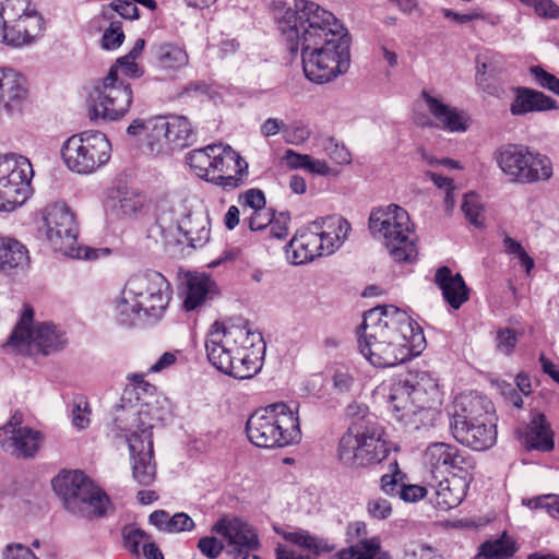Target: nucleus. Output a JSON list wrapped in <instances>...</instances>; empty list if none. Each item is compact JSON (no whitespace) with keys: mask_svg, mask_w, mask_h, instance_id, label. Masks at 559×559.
I'll list each match as a JSON object with an SVG mask.
<instances>
[{"mask_svg":"<svg viewBox=\"0 0 559 559\" xmlns=\"http://www.w3.org/2000/svg\"><path fill=\"white\" fill-rule=\"evenodd\" d=\"M299 404L277 402L257 409L247 420L249 440L260 448H284L301 440Z\"/></svg>","mask_w":559,"mask_h":559,"instance_id":"0eeeda50","label":"nucleus"},{"mask_svg":"<svg viewBox=\"0 0 559 559\" xmlns=\"http://www.w3.org/2000/svg\"><path fill=\"white\" fill-rule=\"evenodd\" d=\"M404 559H442L431 547L414 545L405 551Z\"/></svg>","mask_w":559,"mask_h":559,"instance_id":"774afa93","label":"nucleus"},{"mask_svg":"<svg viewBox=\"0 0 559 559\" xmlns=\"http://www.w3.org/2000/svg\"><path fill=\"white\" fill-rule=\"evenodd\" d=\"M294 7L282 8L276 13L278 31L292 53L322 44L325 39L346 36L342 23L318 3L295 0Z\"/></svg>","mask_w":559,"mask_h":559,"instance_id":"7ed1b4c3","label":"nucleus"},{"mask_svg":"<svg viewBox=\"0 0 559 559\" xmlns=\"http://www.w3.org/2000/svg\"><path fill=\"white\" fill-rule=\"evenodd\" d=\"M200 552L207 559H216L226 548L224 540H218L215 536L201 537L197 545Z\"/></svg>","mask_w":559,"mask_h":559,"instance_id":"13d9d810","label":"nucleus"},{"mask_svg":"<svg viewBox=\"0 0 559 559\" xmlns=\"http://www.w3.org/2000/svg\"><path fill=\"white\" fill-rule=\"evenodd\" d=\"M259 341V333L245 326H225L219 322L212 324L205 341L206 355L210 362L219 371L236 379H250L257 374L258 359L254 355L239 357L241 362L233 360L239 344L252 345Z\"/></svg>","mask_w":559,"mask_h":559,"instance_id":"423d86ee","label":"nucleus"},{"mask_svg":"<svg viewBox=\"0 0 559 559\" xmlns=\"http://www.w3.org/2000/svg\"><path fill=\"white\" fill-rule=\"evenodd\" d=\"M28 263V250L22 242L14 238L0 237V272L23 270Z\"/></svg>","mask_w":559,"mask_h":559,"instance_id":"72a5a7b5","label":"nucleus"},{"mask_svg":"<svg viewBox=\"0 0 559 559\" xmlns=\"http://www.w3.org/2000/svg\"><path fill=\"white\" fill-rule=\"evenodd\" d=\"M124 39L122 24L118 20H111L109 26L104 31L102 37V47L105 49H116L121 46Z\"/></svg>","mask_w":559,"mask_h":559,"instance_id":"5fc2aeb1","label":"nucleus"},{"mask_svg":"<svg viewBox=\"0 0 559 559\" xmlns=\"http://www.w3.org/2000/svg\"><path fill=\"white\" fill-rule=\"evenodd\" d=\"M213 174L211 182L225 190H233L245 182L248 163L229 145L216 144L212 148Z\"/></svg>","mask_w":559,"mask_h":559,"instance_id":"4be33fe9","label":"nucleus"},{"mask_svg":"<svg viewBox=\"0 0 559 559\" xmlns=\"http://www.w3.org/2000/svg\"><path fill=\"white\" fill-rule=\"evenodd\" d=\"M523 443L528 450H552V432L543 414H535L532 417L525 429Z\"/></svg>","mask_w":559,"mask_h":559,"instance_id":"f704fd0d","label":"nucleus"},{"mask_svg":"<svg viewBox=\"0 0 559 559\" xmlns=\"http://www.w3.org/2000/svg\"><path fill=\"white\" fill-rule=\"evenodd\" d=\"M239 202L243 206H248L253 211L262 210L265 207L264 193L259 189H249L239 197Z\"/></svg>","mask_w":559,"mask_h":559,"instance_id":"338daca9","label":"nucleus"},{"mask_svg":"<svg viewBox=\"0 0 559 559\" xmlns=\"http://www.w3.org/2000/svg\"><path fill=\"white\" fill-rule=\"evenodd\" d=\"M556 108V100L544 93L528 87H516L514 99L510 105V112L513 116H524L530 112L548 111Z\"/></svg>","mask_w":559,"mask_h":559,"instance_id":"7c9ffc66","label":"nucleus"},{"mask_svg":"<svg viewBox=\"0 0 559 559\" xmlns=\"http://www.w3.org/2000/svg\"><path fill=\"white\" fill-rule=\"evenodd\" d=\"M150 540L151 536L140 528H129L124 533V546L134 555H140V549H143L144 545Z\"/></svg>","mask_w":559,"mask_h":559,"instance_id":"6e6d98bb","label":"nucleus"},{"mask_svg":"<svg viewBox=\"0 0 559 559\" xmlns=\"http://www.w3.org/2000/svg\"><path fill=\"white\" fill-rule=\"evenodd\" d=\"M435 280L443 298L453 309H459L468 300V288L459 273L453 274L449 267L443 266L437 271Z\"/></svg>","mask_w":559,"mask_h":559,"instance_id":"2f4dec72","label":"nucleus"},{"mask_svg":"<svg viewBox=\"0 0 559 559\" xmlns=\"http://www.w3.org/2000/svg\"><path fill=\"white\" fill-rule=\"evenodd\" d=\"M368 514L377 520H384L392 513L391 503L383 498H373L367 504Z\"/></svg>","mask_w":559,"mask_h":559,"instance_id":"0e129e2a","label":"nucleus"},{"mask_svg":"<svg viewBox=\"0 0 559 559\" xmlns=\"http://www.w3.org/2000/svg\"><path fill=\"white\" fill-rule=\"evenodd\" d=\"M224 540L228 554L242 555L259 548L255 530L237 516H223L211 528Z\"/></svg>","mask_w":559,"mask_h":559,"instance_id":"393cba45","label":"nucleus"},{"mask_svg":"<svg viewBox=\"0 0 559 559\" xmlns=\"http://www.w3.org/2000/svg\"><path fill=\"white\" fill-rule=\"evenodd\" d=\"M336 557L337 559H391L388 551L382 549L378 536L350 545L348 548L338 551Z\"/></svg>","mask_w":559,"mask_h":559,"instance_id":"4c0bfd02","label":"nucleus"},{"mask_svg":"<svg viewBox=\"0 0 559 559\" xmlns=\"http://www.w3.org/2000/svg\"><path fill=\"white\" fill-rule=\"evenodd\" d=\"M520 336L521 333L509 328L497 330L495 336L496 350L501 355L511 356L515 350Z\"/></svg>","mask_w":559,"mask_h":559,"instance_id":"49530a36","label":"nucleus"},{"mask_svg":"<svg viewBox=\"0 0 559 559\" xmlns=\"http://www.w3.org/2000/svg\"><path fill=\"white\" fill-rule=\"evenodd\" d=\"M72 424L78 429H85L91 423V407L84 396H78L72 403Z\"/></svg>","mask_w":559,"mask_h":559,"instance_id":"8fccbe9b","label":"nucleus"},{"mask_svg":"<svg viewBox=\"0 0 559 559\" xmlns=\"http://www.w3.org/2000/svg\"><path fill=\"white\" fill-rule=\"evenodd\" d=\"M516 551L514 540L503 533L500 537L489 539L481 545L480 556L487 559H507Z\"/></svg>","mask_w":559,"mask_h":559,"instance_id":"ea45409f","label":"nucleus"},{"mask_svg":"<svg viewBox=\"0 0 559 559\" xmlns=\"http://www.w3.org/2000/svg\"><path fill=\"white\" fill-rule=\"evenodd\" d=\"M168 524V534L191 532L195 527L194 521L185 512L170 516Z\"/></svg>","mask_w":559,"mask_h":559,"instance_id":"680f3d73","label":"nucleus"},{"mask_svg":"<svg viewBox=\"0 0 559 559\" xmlns=\"http://www.w3.org/2000/svg\"><path fill=\"white\" fill-rule=\"evenodd\" d=\"M345 414L353 420L350 425H366L370 418H376L367 405L358 402L350 403L346 407Z\"/></svg>","mask_w":559,"mask_h":559,"instance_id":"052dcab7","label":"nucleus"},{"mask_svg":"<svg viewBox=\"0 0 559 559\" xmlns=\"http://www.w3.org/2000/svg\"><path fill=\"white\" fill-rule=\"evenodd\" d=\"M333 386L340 392H348L357 381V370L349 366H338L333 373Z\"/></svg>","mask_w":559,"mask_h":559,"instance_id":"09e8293b","label":"nucleus"},{"mask_svg":"<svg viewBox=\"0 0 559 559\" xmlns=\"http://www.w3.org/2000/svg\"><path fill=\"white\" fill-rule=\"evenodd\" d=\"M390 474L381 476L380 484L381 489L390 496H400L402 486L405 483V474L399 469L397 462L390 463Z\"/></svg>","mask_w":559,"mask_h":559,"instance_id":"c03bdc74","label":"nucleus"},{"mask_svg":"<svg viewBox=\"0 0 559 559\" xmlns=\"http://www.w3.org/2000/svg\"><path fill=\"white\" fill-rule=\"evenodd\" d=\"M286 255L293 264L297 265L325 255L322 242L317 236V227L309 224L297 233L286 246Z\"/></svg>","mask_w":559,"mask_h":559,"instance_id":"cd10ccee","label":"nucleus"},{"mask_svg":"<svg viewBox=\"0 0 559 559\" xmlns=\"http://www.w3.org/2000/svg\"><path fill=\"white\" fill-rule=\"evenodd\" d=\"M531 73L534 76V79L537 81V83L544 87L547 88L555 94L559 95V79L555 75L546 72L540 67H532Z\"/></svg>","mask_w":559,"mask_h":559,"instance_id":"e2e57ef3","label":"nucleus"},{"mask_svg":"<svg viewBox=\"0 0 559 559\" xmlns=\"http://www.w3.org/2000/svg\"><path fill=\"white\" fill-rule=\"evenodd\" d=\"M152 411L153 407L148 404H142L136 409L121 408L119 405L114 418L117 429L124 431L132 461V475L141 486H150L156 477V466L153 462Z\"/></svg>","mask_w":559,"mask_h":559,"instance_id":"39448f33","label":"nucleus"},{"mask_svg":"<svg viewBox=\"0 0 559 559\" xmlns=\"http://www.w3.org/2000/svg\"><path fill=\"white\" fill-rule=\"evenodd\" d=\"M23 416L15 412L9 421L0 427V447L16 457H32L40 442L39 432L23 427Z\"/></svg>","mask_w":559,"mask_h":559,"instance_id":"b1692460","label":"nucleus"},{"mask_svg":"<svg viewBox=\"0 0 559 559\" xmlns=\"http://www.w3.org/2000/svg\"><path fill=\"white\" fill-rule=\"evenodd\" d=\"M461 210L465 218L474 226L481 227L485 222L484 205L478 194L474 192L464 195Z\"/></svg>","mask_w":559,"mask_h":559,"instance_id":"79ce46f5","label":"nucleus"},{"mask_svg":"<svg viewBox=\"0 0 559 559\" xmlns=\"http://www.w3.org/2000/svg\"><path fill=\"white\" fill-rule=\"evenodd\" d=\"M39 233L45 236L50 246L62 254L94 260L97 251L78 243L79 226L74 213L62 202L47 205L41 211Z\"/></svg>","mask_w":559,"mask_h":559,"instance_id":"ddd939ff","label":"nucleus"},{"mask_svg":"<svg viewBox=\"0 0 559 559\" xmlns=\"http://www.w3.org/2000/svg\"><path fill=\"white\" fill-rule=\"evenodd\" d=\"M216 144L207 145L203 148L193 150L187 155V163L195 171V174L207 181H211L213 174L212 148Z\"/></svg>","mask_w":559,"mask_h":559,"instance_id":"58836bf2","label":"nucleus"},{"mask_svg":"<svg viewBox=\"0 0 559 559\" xmlns=\"http://www.w3.org/2000/svg\"><path fill=\"white\" fill-rule=\"evenodd\" d=\"M127 133L138 138L152 155L168 156L175 151L191 145L193 130L190 121L182 116L135 118Z\"/></svg>","mask_w":559,"mask_h":559,"instance_id":"9d476101","label":"nucleus"},{"mask_svg":"<svg viewBox=\"0 0 559 559\" xmlns=\"http://www.w3.org/2000/svg\"><path fill=\"white\" fill-rule=\"evenodd\" d=\"M252 345L249 344H239V347L237 349V352L235 353L233 360L235 362H241V360L239 359V357H243V355H254V353H257L258 350V354H257V359H258V368H257V373L260 371L261 367H262V356L264 354V349H265V345L263 343V338L261 336V334L259 333V341H252Z\"/></svg>","mask_w":559,"mask_h":559,"instance_id":"bf43d9fd","label":"nucleus"},{"mask_svg":"<svg viewBox=\"0 0 559 559\" xmlns=\"http://www.w3.org/2000/svg\"><path fill=\"white\" fill-rule=\"evenodd\" d=\"M501 171L516 183L546 181L552 176V163L544 154L521 144H504L493 154Z\"/></svg>","mask_w":559,"mask_h":559,"instance_id":"4468645a","label":"nucleus"},{"mask_svg":"<svg viewBox=\"0 0 559 559\" xmlns=\"http://www.w3.org/2000/svg\"><path fill=\"white\" fill-rule=\"evenodd\" d=\"M215 294L213 281L205 274H189L183 306L187 311L197 310Z\"/></svg>","mask_w":559,"mask_h":559,"instance_id":"473e14b6","label":"nucleus"},{"mask_svg":"<svg viewBox=\"0 0 559 559\" xmlns=\"http://www.w3.org/2000/svg\"><path fill=\"white\" fill-rule=\"evenodd\" d=\"M33 317V309L25 308L10 335L8 345L34 347L44 355L61 350L67 344L64 331L51 322L34 323Z\"/></svg>","mask_w":559,"mask_h":559,"instance_id":"aec40b11","label":"nucleus"},{"mask_svg":"<svg viewBox=\"0 0 559 559\" xmlns=\"http://www.w3.org/2000/svg\"><path fill=\"white\" fill-rule=\"evenodd\" d=\"M388 403L394 418L406 427L433 426L442 403L437 381L427 372H409L389 388Z\"/></svg>","mask_w":559,"mask_h":559,"instance_id":"f03ea898","label":"nucleus"},{"mask_svg":"<svg viewBox=\"0 0 559 559\" xmlns=\"http://www.w3.org/2000/svg\"><path fill=\"white\" fill-rule=\"evenodd\" d=\"M412 319L395 306H380L367 311L358 329L360 354L374 367L390 368L413 356L417 340Z\"/></svg>","mask_w":559,"mask_h":559,"instance_id":"f257e3e1","label":"nucleus"},{"mask_svg":"<svg viewBox=\"0 0 559 559\" xmlns=\"http://www.w3.org/2000/svg\"><path fill=\"white\" fill-rule=\"evenodd\" d=\"M111 143L100 131H84L67 139L61 156L67 167L76 174H93L111 157Z\"/></svg>","mask_w":559,"mask_h":559,"instance_id":"dca6fc26","label":"nucleus"},{"mask_svg":"<svg viewBox=\"0 0 559 559\" xmlns=\"http://www.w3.org/2000/svg\"><path fill=\"white\" fill-rule=\"evenodd\" d=\"M503 245H504V251L508 254L519 259L520 263L525 269L526 273L530 274V272L532 271V269L535 265V262H534L533 258H531L527 254V252L524 250L522 245L519 241H516L515 239L508 237V236L504 238Z\"/></svg>","mask_w":559,"mask_h":559,"instance_id":"864d4df0","label":"nucleus"},{"mask_svg":"<svg viewBox=\"0 0 559 559\" xmlns=\"http://www.w3.org/2000/svg\"><path fill=\"white\" fill-rule=\"evenodd\" d=\"M43 17L29 0H0V43L31 44L41 31Z\"/></svg>","mask_w":559,"mask_h":559,"instance_id":"a211bd4d","label":"nucleus"},{"mask_svg":"<svg viewBox=\"0 0 559 559\" xmlns=\"http://www.w3.org/2000/svg\"><path fill=\"white\" fill-rule=\"evenodd\" d=\"M175 228L185 236L193 248L202 247L210 238L209 219L201 210H197Z\"/></svg>","mask_w":559,"mask_h":559,"instance_id":"c9c22d12","label":"nucleus"},{"mask_svg":"<svg viewBox=\"0 0 559 559\" xmlns=\"http://www.w3.org/2000/svg\"><path fill=\"white\" fill-rule=\"evenodd\" d=\"M290 215L287 212H274L272 223L269 224L270 235L276 239H283L289 233Z\"/></svg>","mask_w":559,"mask_h":559,"instance_id":"4d7b16f0","label":"nucleus"},{"mask_svg":"<svg viewBox=\"0 0 559 559\" xmlns=\"http://www.w3.org/2000/svg\"><path fill=\"white\" fill-rule=\"evenodd\" d=\"M305 75L311 82L323 84L345 73L350 63L346 36L325 39L322 44L301 50Z\"/></svg>","mask_w":559,"mask_h":559,"instance_id":"2eb2a0df","label":"nucleus"},{"mask_svg":"<svg viewBox=\"0 0 559 559\" xmlns=\"http://www.w3.org/2000/svg\"><path fill=\"white\" fill-rule=\"evenodd\" d=\"M421 97L429 114L435 118L436 126L450 132H464L467 129L466 116L441 98L424 91Z\"/></svg>","mask_w":559,"mask_h":559,"instance_id":"c756f323","label":"nucleus"},{"mask_svg":"<svg viewBox=\"0 0 559 559\" xmlns=\"http://www.w3.org/2000/svg\"><path fill=\"white\" fill-rule=\"evenodd\" d=\"M199 200L189 190L166 193L156 202V222L163 230L171 231L198 209Z\"/></svg>","mask_w":559,"mask_h":559,"instance_id":"5701e85b","label":"nucleus"},{"mask_svg":"<svg viewBox=\"0 0 559 559\" xmlns=\"http://www.w3.org/2000/svg\"><path fill=\"white\" fill-rule=\"evenodd\" d=\"M322 152L336 165H348L352 162L349 151L333 138H324L321 140Z\"/></svg>","mask_w":559,"mask_h":559,"instance_id":"a18cd8bd","label":"nucleus"},{"mask_svg":"<svg viewBox=\"0 0 559 559\" xmlns=\"http://www.w3.org/2000/svg\"><path fill=\"white\" fill-rule=\"evenodd\" d=\"M28 98L24 76L9 67H0V114L14 117L22 114Z\"/></svg>","mask_w":559,"mask_h":559,"instance_id":"a878e982","label":"nucleus"},{"mask_svg":"<svg viewBox=\"0 0 559 559\" xmlns=\"http://www.w3.org/2000/svg\"><path fill=\"white\" fill-rule=\"evenodd\" d=\"M52 487L64 508L82 518L104 516L109 508L106 493L81 471H62L53 478Z\"/></svg>","mask_w":559,"mask_h":559,"instance_id":"f8f14e48","label":"nucleus"},{"mask_svg":"<svg viewBox=\"0 0 559 559\" xmlns=\"http://www.w3.org/2000/svg\"><path fill=\"white\" fill-rule=\"evenodd\" d=\"M384 428L376 418L366 425H349L338 440L336 457L349 468L379 464L390 453Z\"/></svg>","mask_w":559,"mask_h":559,"instance_id":"9b49d317","label":"nucleus"},{"mask_svg":"<svg viewBox=\"0 0 559 559\" xmlns=\"http://www.w3.org/2000/svg\"><path fill=\"white\" fill-rule=\"evenodd\" d=\"M474 474L451 475V477L437 479L428 484L433 491L435 502L442 510L457 507L466 496Z\"/></svg>","mask_w":559,"mask_h":559,"instance_id":"bb28decb","label":"nucleus"},{"mask_svg":"<svg viewBox=\"0 0 559 559\" xmlns=\"http://www.w3.org/2000/svg\"><path fill=\"white\" fill-rule=\"evenodd\" d=\"M492 405L481 396L455 397L450 413V428L456 441L476 451H484L496 443Z\"/></svg>","mask_w":559,"mask_h":559,"instance_id":"6e6552de","label":"nucleus"},{"mask_svg":"<svg viewBox=\"0 0 559 559\" xmlns=\"http://www.w3.org/2000/svg\"><path fill=\"white\" fill-rule=\"evenodd\" d=\"M171 295V286L162 273L148 270L133 274L116 305L118 320L124 325L142 318L156 322L164 317Z\"/></svg>","mask_w":559,"mask_h":559,"instance_id":"20e7f679","label":"nucleus"},{"mask_svg":"<svg viewBox=\"0 0 559 559\" xmlns=\"http://www.w3.org/2000/svg\"><path fill=\"white\" fill-rule=\"evenodd\" d=\"M368 227L382 241L395 262H414L417 259L414 225L402 206L389 204L373 209L369 215Z\"/></svg>","mask_w":559,"mask_h":559,"instance_id":"1a4fd4ad","label":"nucleus"},{"mask_svg":"<svg viewBox=\"0 0 559 559\" xmlns=\"http://www.w3.org/2000/svg\"><path fill=\"white\" fill-rule=\"evenodd\" d=\"M119 213L127 217L138 215L144 207V198L136 192H126L118 201Z\"/></svg>","mask_w":559,"mask_h":559,"instance_id":"3c124183","label":"nucleus"},{"mask_svg":"<svg viewBox=\"0 0 559 559\" xmlns=\"http://www.w3.org/2000/svg\"><path fill=\"white\" fill-rule=\"evenodd\" d=\"M118 13L121 17L128 20H135L139 17V10L134 1L116 0L102 9V16L104 20H112L114 14Z\"/></svg>","mask_w":559,"mask_h":559,"instance_id":"37998d69","label":"nucleus"},{"mask_svg":"<svg viewBox=\"0 0 559 559\" xmlns=\"http://www.w3.org/2000/svg\"><path fill=\"white\" fill-rule=\"evenodd\" d=\"M154 56L157 67L167 71H177L189 63L187 51L179 45L171 43L157 45L154 48Z\"/></svg>","mask_w":559,"mask_h":559,"instance_id":"e433bc0d","label":"nucleus"},{"mask_svg":"<svg viewBox=\"0 0 559 559\" xmlns=\"http://www.w3.org/2000/svg\"><path fill=\"white\" fill-rule=\"evenodd\" d=\"M424 463L436 478L445 472L451 475L474 474L476 461L473 455L447 442H432L424 451Z\"/></svg>","mask_w":559,"mask_h":559,"instance_id":"412c9836","label":"nucleus"},{"mask_svg":"<svg viewBox=\"0 0 559 559\" xmlns=\"http://www.w3.org/2000/svg\"><path fill=\"white\" fill-rule=\"evenodd\" d=\"M133 91L129 82L117 75V67L97 82L90 93V117L106 121H118L130 110Z\"/></svg>","mask_w":559,"mask_h":559,"instance_id":"f3484780","label":"nucleus"},{"mask_svg":"<svg viewBox=\"0 0 559 559\" xmlns=\"http://www.w3.org/2000/svg\"><path fill=\"white\" fill-rule=\"evenodd\" d=\"M524 5L534 10L540 19H559V5L552 0H519Z\"/></svg>","mask_w":559,"mask_h":559,"instance_id":"603ef678","label":"nucleus"},{"mask_svg":"<svg viewBox=\"0 0 559 559\" xmlns=\"http://www.w3.org/2000/svg\"><path fill=\"white\" fill-rule=\"evenodd\" d=\"M440 13L448 20H451L457 24H465L475 20H486V14L480 10H473L467 13L461 14L450 9L442 8Z\"/></svg>","mask_w":559,"mask_h":559,"instance_id":"69168bd1","label":"nucleus"},{"mask_svg":"<svg viewBox=\"0 0 559 559\" xmlns=\"http://www.w3.org/2000/svg\"><path fill=\"white\" fill-rule=\"evenodd\" d=\"M310 224L317 227V236L322 242L325 255H331L340 249L352 230L349 222L341 215L321 217Z\"/></svg>","mask_w":559,"mask_h":559,"instance_id":"c85d7f7f","label":"nucleus"},{"mask_svg":"<svg viewBox=\"0 0 559 559\" xmlns=\"http://www.w3.org/2000/svg\"><path fill=\"white\" fill-rule=\"evenodd\" d=\"M34 170L21 154H0V211L11 212L25 203L32 192Z\"/></svg>","mask_w":559,"mask_h":559,"instance_id":"6ab92c4d","label":"nucleus"},{"mask_svg":"<svg viewBox=\"0 0 559 559\" xmlns=\"http://www.w3.org/2000/svg\"><path fill=\"white\" fill-rule=\"evenodd\" d=\"M310 135L311 129L302 121L285 123V128L283 130V139L287 144L297 146L301 145L310 138Z\"/></svg>","mask_w":559,"mask_h":559,"instance_id":"de8ad7c7","label":"nucleus"},{"mask_svg":"<svg viewBox=\"0 0 559 559\" xmlns=\"http://www.w3.org/2000/svg\"><path fill=\"white\" fill-rule=\"evenodd\" d=\"M282 535L286 540L307 549L314 550L316 552L331 551L333 549V547L330 546L325 540L311 536L309 533L302 530L283 532Z\"/></svg>","mask_w":559,"mask_h":559,"instance_id":"a19ab883","label":"nucleus"}]
</instances>
